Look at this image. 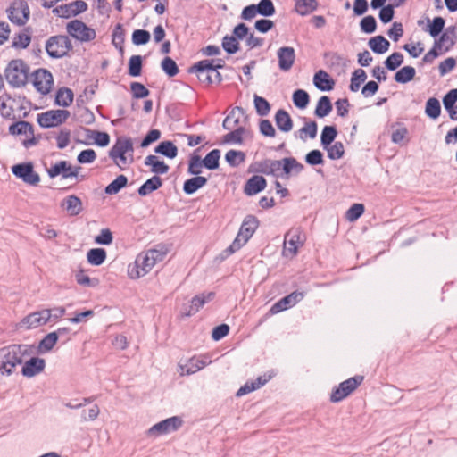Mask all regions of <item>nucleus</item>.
<instances>
[{
	"instance_id": "1",
	"label": "nucleus",
	"mask_w": 457,
	"mask_h": 457,
	"mask_svg": "<svg viewBox=\"0 0 457 457\" xmlns=\"http://www.w3.org/2000/svg\"><path fill=\"white\" fill-rule=\"evenodd\" d=\"M133 143L130 138L119 137L109 152V156L120 169L125 170L133 161Z\"/></svg>"
},
{
	"instance_id": "2",
	"label": "nucleus",
	"mask_w": 457,
	"mask_h": 457,
	"mask_svg": "<svg viewBox=\"0 0 457 457\" xmlns=\"http://www.w3.org/2000/svg\"><path fill=\"white\" fill-rule=\"evenodd\" d=\"M258 225L259 221L256 217L253 215L246 216L240 227L237 237L225 252L228 253V254H231L239 250L251 238L258 228Z\"/></svg>"
},
{
	"instance_id": "3",
	"label": "nucleus",
	"mask_w": 457,
	"mask_h": 457,
	"mask_svg": "<svg viewBox=\"0 0 457 457\" xmlns=\"http://www.w3.org/2000/svg\"><path fill=\"white\" fill-rule=\"evenodd\" d=\"M35 353L33 345H11L1 351L2 358L7 361L11 367H16L23 362L26 357Z\"/></svg>"
},
{
	"instance_id": "4",
	"label": "nucleus",
	"mask_w": 457,
	"mask_h": 457,
	"mask_svg": "<svg viewBox=\"0 0 457 457\" xmlns=\"http://www.w3.org/2000/svg\"><path fill=\"white\" fill-rule=\"evenodd\" d=\"M29 68L21 59L12 60L5 70L6 80L12 87H20L26 84Z\"/></svg>"
},
{
	"instance_id": "5",
	"label": "nucleus",
	"mask_w": 457,
	"mask_h": 457,
	"mask_svg": "<svg viewBox=\"0 0 457 457\" xmlns=\"http://www.w3.org/2000/svg\"><path fill=\"white\" fill-rule=\"evenodd\" d=\"M71 48L72 45L70 38L63 35L53 36L46 43V50L52 58H62Z\"/></svg>"
},
{
	"instance_id": "6",
	"label": "nucleus",
	"mask_w": 457,
	"mask_h": 457,
	"mask_svg": "<svg viewBox=\"0 0 457 457\" xmlns=\"http://www.w3.org/2000/svg\"><path fill=\"white\" fill-rule=\"evenodd\" d=\"M80 170V166H72L67 161H60L47 169V174L51 179L61 176L63 179H75L80 181L84 179L83 176H79Z\"/></svg>"
},
{
	"instance_id": "7",
	"label": "nucleus",
	"mask_w": 457,
	"mask_h": 457,
	"mask_svg": "<svg viewBox=\"0 0 457 457\" xmlns=\"http://www.w3.org/2000/svg\"><path fill=\"white\" fill-rule=\"evenodd\" d=\"M304 243V237L299 228L289 229L284 237L283 255L293 258L296 255L298 248Z\"/></svg>"
},
{
	"instance_id": "8",
	"label": "nucleus",
	"mask_w": 457,
	"mask_h": 457,
	"mask_svg": "<svg viewBox=\"0 0 457 457\" xmlns=\"http://www.w3.org/2000/svg\"><path fill=\"white\" fill-rule=\"evenodd\" d=\"M66 29L68 34L80 42H89L96 38V31L79 20L70 21Z\"/></svg>"
},
{
	"instance_id": "9",
	"label": "nucleus",
	"mask_w": 457,
	"mask_h": 457,
	"mask_svg": "<svg viewBox=\"0 0 457 457\" xmlns=\"http://www.w3.org/2000/svg\"><path fill=\"white\" fill-rule=\"evenodd\" d=\"M71 113L67 110H50L37 115V122L42 128L57 127L67 120Z\"/></svg>"
},
{
	"instance_id": "10",
	"label": "nucleus",
	"mask_w": 457,
	"mask_h": 457,
	"mask_svg": "<svg viewBox=\"0 0 457 457\" xmlns=\"http://www.w3.org/2000/svg\"><path fill=\"white\" fill-rule=\"evenodd\" d=\"M8 18L19 26H23L29 19L30 11L27 2L23 0L14 1L7 9Z\"/></svg>"
},
{
	"instance_id": "11",
	"label": "nucleus",
	"mask_w": 457,
	"mask_h": 457,
	"mask_svg": "<svg viewBox=\"0 0 457 457\" xmlns=\"http://www.w3.org/2000/svg\"><path fill=\"white\" fill-rule=\"evenodd\" d=\"M182 420L178 416H173L162 420L147 430L148 436H159L177 431L182 426Z\"/></svg>"
},
{
	"instance_id": "12",
	"label": "nucleus",
	"mask_w": 457,
	"mask_h": 457,
	"mask_svg": "<svg viewBox=\"0 0 457 457\" xmlns=\"http://www.w3.org/2000/svg\"><path fill=\"white\" fill-rule=\"evenodd\" d=\"M362 376L350 378L339 384L338 387L332 391L330 401L338 403L353 392L362 382Z\"/></svg>"
},
{
	"instance_id": "13",
	"label": "nucleus",
	"mask_w": 457,
	"mask_h": 457,
	"mask_svg": "<svg viewBox=\"0 0 457 457\" xmlns=\"http://www.w3.org/2000/svg\"><path fill=\"white\" fill-rule=\"evenodd\" d=\"M12 173L29 185H37L40 181L39 175L34 171L33 165L30 162L20 163L12 167Z\"/></svg>"
},
{
	"instance_id": "14",
	"label": "nucleus",
	"mask_w": 457,
	"mask_h": 457,
	"mask_svg": "<svg viewBox=\"0 0 457 457\" xmlns=\"http://www.w3.org/2000/svg\"><path fill=\"white\" fill-rule=\"evenodd\" d=\"M211 363V360H208L207 357H192L188 360H186L185 362L180 361L179 362V372L181 376L185 375H192L195 372L201 370L205 366Z\"/></svg>"
},
{
	"instance_id": "15",
	"label": "nucleus",
	"mask_w": 457,
	"mask_h": 457,
	"mask_svg": "<svg viewBox=\"0 0 457 457\" xmlns=\"http://www.w3.org/2000/svg\"><path fill=\"white\" fill-rule=\"evenodd\" d=\"M49 313L47 310H41L34 312L25 316L19 323L20 328L26 329L37 328L40 326L46 324L49 321Z\"/></svg>"
},
{
	"instance_id": "16",
	"label": "nucleus",
	"mask_w": 457,
	"mask_h": 457,
	"mask_svg": "<svg viewBox=\"0 0 457 457\" xmlns=\"http://www.w3.org/2000/svg\"><path fill=\"white\" fill-rule=\"evenodd\" d=\"M87 9V4L82 0H76L70 4H62L53 10V12L62 18L76 16Z\"/></svg>"
},
{
	"instance_id": "17",
	"label": "nucleus",
	"mask_w": 457,
	"mask_h": 457,
	"mask_svg": "<svg viewBox=\"0 0 457 457\" xmlns=\"http://www.w3.org/2000/svg\"><path fill=\"white\" fill-rule=\"evenodd\" d=\"M33 84L36 89L43 95L48 94L54 85L52 73L45 69L37 70L34 74Z\"/></svg>"
},
{
	"instance_id": "18",
	"label": "nucleus",
	"mask_w": 457,
	"mask_h": 457,
	"mask_svg": "<svg viewBox=\"0 0 457 457\" xmlns=\"http://www.w3.org/2000/svg\"><path fill=\"white\" fill-rule=\"evenodd\" d=\"M303 298V293L295 291V292L289 294L288 295L283 297L276 303H274L271 306L270 312L271 314H277L282 311H285V310L294 306L298 302H300Z\"/></svg>"
},
{
	"instance_id": "19",
	"label": "nucleus",
	"mask_w": 457,
	"mask_h": 457,
	"mask_svg": "<svg viewBox=\"0 0 457 457\" xmlns=\"http://www.w3.org/2000/svg\"><path fill=\"white\" fill-rule=\"evenodd\" d=\"M277 55L279 69L283 71H288L295 63V49L291 46H282L278 50Z\"/></svg>"
},
{
	"instance_id": "20",
	"label": "nucleus",
	"mask_w": 457,
	"mask_h": 457,
	"mask_svg": "<svg viewBox=\"0 0 457 457\" xmlns=\"http://www.w3.org/2000/svg\"><path fill=\"white\" fill-rule=\"evenodd\" d=\"M254 171L263 173L265 175H273L278 177V172L282 169V162L280 160L265 159L254 164Z\"/></svg>"
},
{
	"instance_id": "21",
	"label": "nucleus",
	"mask_w": 457,
	"mask_h": 457,
	"mask_svg": "<svg viewBox=\"0 0 457 457\" xmlns=\"http://www.w3.org/2000/svg\"><path fill=\"white\" fill-rule=\"evenodd\" d=\"M457 40V29L454 27H448L438 40L435 42V48L448 51L451 49Z\"/></svg>"
},
{
	"instance_id": "22",
	"label": "nucleus",
	"mask_w": 457,
	"mask_h": 457,
	"mask_svg": "<svg viewBox=\"0 0 457 457\" xmlns=\"http://www.w3.org/2000/svg\"><path fill=\"white\" fill-rule=\"evenodd\" d=\"M46 361L38 357H31L24 362L21 369V374L26 378H32L44 370Z\"/></svg>"
},
{
	"instance_id": "23",
	"label": "nucleus",
	"mask_w": 457,
	"mask_h": 457,
	"mask_svg": "<svg viewBox=\"0 0 457 457\" xmlns=\"http://www.w3.org/2000/svg\"><path fill=\"white\" fill-rule=\"evenodd\" d=\"M60 205L70 216H77L83 211L82 201L75 195L63 198Z\"/></svg>"
},
{
	"instance_id": "24",
	"label": "nucleus",
	"mask_w": 457,
	"mask_h": 457,
	"mask_svg": "<svg viewBox=\"0 0 457 457\" xmlns=\"http://www.w3.org/2000/svg\"><path fill=\"white\" fill-rule=\"evenodd\" d=\"M267 186L266 179L260 175H254L247 179L244 187V193L246 195H254L265 189Z\"/></svg>"
},
{
	"instance_id": "25",
	"label": "nucleus",
	"mask_w": 457,
	"mask_h": 457,
	"mask_svg": "<svg viewBox=\"0 0 457 457\" xmlns=\"http://www.w3.org/2000/svg\"><path fill=\"white\" fill-rule=\"evenodd\" d=\"M210 69L211 60H203L192 66L189 72L195 73L201 82L210 84Z\"/></svg>"
},
{
	"instance_id": "26",
	"label": "nucleus",
	"mask_w": 457,
	"mask_h": 457,
	"mask_svg": "<svg viewBox=\"0 0 457 457\" xmlns=\"http://www.w3.org/2000/svg\"><path fill=\"white\" fill-rule=\"evenodd\" d=\"M313 84L321 91H330L334 87L335 81L330 78L328 72L320 70L314 74Z\"/></svg>"
},
{
	"instance_id": "27",
	"label": "nucleus",
	"mask_w": 457,
	"mask_h": 457,
	"mask_svg": "<svg viewBox=\"0 0 457 457\" xmlns=\"http://www.w3.org/2000/svg\"><path fill=\"white\" fill-rule=\"evenodd\" d=\"M215 294L209 292L207 294H200L195 295L191 300V304L188 311L186 312L187 316H191L196 313L206 303L211 302L214 298Z\"/></svg>"
},
{
	"instance_id": "28",
	"label": "nucleus",
	"mask_w": 457,
	"mask_h": 457,
	"mask_svg": "<svg viewBox=\"0 0 457 457\" xmlns=\"http://www.w3.org/2000/svg\"><path fill=\"white\" fill-rule=\"evenodd\" d=\"M245 115V111L242 107H235L229 114L223 120V128L228 130H232L238 128L240 119Z\"/></svg>"
},
{
	"instance_id": "29",
	"label": "nucleus",
	"mask_w": 457,
	"mask_h": 457,
	"mask_svg": "<svg viewBox=\"0 0 457 457\" xmlns=\"http://www.w3.org/2000/svg\"><path fill=\"white\" fill-rule=\"evenodd\" d=\"M145 166L151 167V171L157 175H163L169 171V166L163 162L160 161L155 155H148L144 162Z\"/></svg>"
},
{
	"instance_id": "30",
	"label": "nucleus",
	"mask_w": 457,
	"mask_h": 457,
	"mask_svg": "<svg viewBox=\"0 0 457 457\" xmlns=\"http://www.w3.org/2000/svg\"><path fill=\"white\" fill-rule=\"evenodd\" d=\"M31 41V28L26 27L20 33L15 34L12 38V46L16 49L28 47Z\"/></svg>"
},
{
	"instance_id": "31",
	"label": "nucleus",
	"mask_w": 457,
	"mask_h": 457,
	"mask_svg": "<svg viewBox=\"0 0 457 457\" xmlns=\"http://www.w3.org/2000/svg\"><path fill=\"white\" fill-rule=\"evenodd\" d=\"M207 183V179L202 176H195L191 179H187L183 185V191L187 195H192L195 193L198 189L205 186Z\"/></svg>"
},
{
	"instance_id": "32",
	"label": "nucleus",
	"mask_w": 457,
	"mask_h": 457,
	"mask_svg": "<svg viewBox=\"0 0 457 457\" xmlns=\"http://www.w3.org/2000/svg\"><path fill=\"white\" fill-rule=\"evenodd\" d=\"M275 122L278 128L283 132H289L293 128V120L290 115L283 109L276 112Z\"/></svg>"
},
{
	"instance_id": "33",
	"label": "nucleus",
	"mask_w": 457,
	"mask_h": 457,
	"mask_svg": "<svg viewBox=\"0 0 457 457\" xmlns=\"http://www.w3.org/2000/svg\"><path fill=\"white\" fill-rule=\"evenodd\" d=\"M318 126L313 120L305 121V124L298 131L295 132V137L302 141H306L307 137L315 138L317 136Z\"/></svg>"
},
{
	"instance_id": "34",
	"label": "nucleus",
	"mask_w": 457,
	"mask_h": 457,
	"mask_svg": "<svg viewBox=\"0 0 457 457\" xmlns=\"http://www.w3.org/2000/svg\"><path fill=\"white\" fill-rule=\"evenodd\" d=\"M368 46L374 53L381 54L388 50L390 43L383 36H376L370 38Z\"/></svg>"
},
{
	"instance_id": "35",
	"label": "nucleus",
	"mask_w": 457,
	"mask_h": 457,
	"mask_svg": "<svg viewBox=\"0 0 457 457\" xmlns=\"http://www.w3.org/2000/svg\"><path fill=\"white\" fill-rule=\"evenodd\" d=\"M162 185V180L158 176H153L149 179H147L139 188L138 194L141 196H145L152 192L160 188Z\"/></svg>"
},
{
	"instance_id": "36",
	"label": "nucleus",
	"mask_w": 457,
	"mask_h": 457,
	"mask_svg": "<svg viewBox=\"0 0 457 457\" xmlns=\"http://www.w3.org/2000/svg\"><path fill=\"white\" fill-rule=\"evenodd\" d=\"M280 161L282 162L281 170H283L286 175H289L292 172L299 174L304 169L303 165L294 157H287Z\"/></svg>"
},
{
	"instance_id": "37",
	"label": "nucleus",
	"mask_w": 457,
	"mask_h": 457,
	"mask_svg": "<svg viewBox=\"0 0 457 457\" xmlns=\"http://www.w3.org/2000/svg\"><path fill=\"white\" fill-rule=\"evenodd\" d=\"M319 6L317 0H297L295 12L301 16H305L314 12Z\"/></svg>"
},
{
	"instance_id": "38",
	"label": "nucleus",
	"mask_w": 457,
	"mask_h": 457,
	"mask_svg": "<svg viewBox=\"0 0 457 457\" xmlns=\"http://www.w3.org/2000/svg\"><path fill=\"white\" fill-rule=\"evenodd\" d=\"M9 132L12 135H33V126L28 121H17L9 127Z\"/></svg>"
},
{
	"instance_id": "39",
	"label": "nucleus",
	"mask_w": 457,
	"mask_h": 457,
	"mask_svg": "<svg viewBox=\"0 0 457 457\" xmlns=\"http://www.w3.org/2000/svg\"><path fill=\"white\" fill-rule=\"evenodd\" d=\"M155 153L173 159L178 154V148L171 141H162L154 149Z\"/></svg>"
},
{
	"instance_id": "40",
	"label": "nucleus",
	"mask_w": 457,
	"mask_h": 457,
	"mask_svg": "<svg viewBox=\"0 0 457 457\" xmlns=\"http://www.w3.org/2000/svg\"><path fill=\"white\" fill-rule=\"evenodd\" d=\"M332 111V104L330 98L327 96H321L317 104L314 114L319 118H323Z\"/></svg>"
},
{
	"instance_id": "41",
	"label": "nucleus",
	"mask_w": 457,
	"mask_h": 457,
	"mask_svg": "<svg viewBox=\"0 0 457 457\" xmlns=\"http://www.w3.org/2000/svg\"><path fill=\"white\" fill-rule=\"evenodd\" d=\"M73 97L74 95L71 89L68 87H62L60 88L56 93L55 103L59 106L67 107L72 103Z\"/></svg>"
},
{
	"instance_id": "42",
	"label": "nucleus",
	"mask_w": 457,
	"mask_h": 457,
	"mask_svg": "<svg viewBox=\"0 0 457 457\" xmlns=\"http://www.w3.org/2000/svg\"><path fill=\"white\" fill-rule=\"evenodd\" d=\"M87 262L95 266H99L106 259V251L103 248L90 249L87 253Z\"/></svg>"
},
{
	"instance_id": "43",
	"label": "nucleus",
	"mask_w": 457,
	"mask_h": 457,
	"mask_svg": "<svg viewBox=\"0 0 457 457\" xmlns=\"http://www.w3.org/2000/svg\"><path fill=\"white\" fill-rule=\"evenodd\" d=\"M415 74L416 71L413 67L404 66L395 74V80L398 83L405 84L412 80Z\"/></svg>"
},
{
	"instance_id": "44",
	"label": "nucleus",
	"mask_w": 457,
	"mask_h": 457,
	"mask_svg": "<svg viewBox=\"0 0 457 457\" xmlns=\"http://www.w3.org/2000/svg\"><path fill=\"white\" fill-rule=\"evenodd\" d=\"M425 113L433 120L437 119L441 113L439 100L435 97H430L426 103Z\"/></svg>"
},
{
	"instance_id": "45",
	"label": "nucleus",
	"mask_w": 457,
	"mask_h": 457,
	"mask_svg": "<svg viewBox=\"0 0 457 457\" xmlns=\"http://www.w3.org/2000/svg\"><path fill=\"white\" fill-rule=\"evenodd\" d=\"M367 79V74L364 70L357 69L355 70L351 77V83L349 88L352 92H357L361 85L365 82Z\"/></svg>"
},
{
	"instance_id": "46",
	"label": "nucleus",
	"mask_w": 457,
	"mask_h": 457,
	"mask_svg": "<svg viewBox=\"0 0 457 457\" xmlns=\"http://www.w3.org/2000/svg\"><path fill=\"white\" fill-rule=\"evenodd\" d=\"M337 135V130L334 126H325L320 135V144L323 148H328L329 145L335 140Z\"/></svg>"
},
{
	"instance_id": "47",
	"label": "nucleus",
	"mask_w": 457,
	"mask_h": 457,
	"mask_svg": "<svg viewBox=\"0 0 457 457\" xmlns=\"http://www.w3.org/2000/svg\"><path fill=\"white\" fill-rule=\"evenodd\" d=\"M128 179L124 175H119L112 182H111L104 189L107 195H115L126 187Z\"/></svg>"
},
{
	"instance_id": "48",
	"label": "nucleus",
	"mask_w": 457,
	"mask_h": 457,
	"mask_svg": "<svg viewBox=\"0 0 457 457\" xmlns=\"http://www.w3.org/2000/svg\"><path fill=\"white\" fill-rule=\"evenodd\" d=\"M58 340V334L51 332L47 334L38 344V352L46 353L51 351Z\"/></svg>"
},
{
	"instance_id": "49",
	"label": "nucleus",
	"mask_w": 457,
	"mask_h": 457,
	"mask_svg": "<svg viewBox=\"0 0 457 457\" xmlns=\"http://www.w3.org/2000/svg\"><path fill=\"white\" fill-rule=\"evenodd\" d=\"M145 253L149 255L151 262H154V263L156 264L158 262H162L168 253V247L164 245H158L156 247L150 249Z\"/></svg>"
},
{
	"instance_id": "50",
	"label": "nucleus",
	"mask_w": 457,
	"mask_h": 457,
	"mask_svg": "<svg viewBox=\"0 0 457 457\" xmlns=\"http://www.w3.org/2000/svg\"><path fill=\"white\" fill-rule=\"evenodd\" d=\"M220 152L218 149H213L202 160L205 168L209 170H215L219 167V160Z\"/></svg>"
},
{
	"instance_id": "51",
	"label": "nucleus",
	"mask_w": 457,
	"mask_h": 457,
	"mask_svg": "<svg viewBox=\"0 0 457 457\" xmlns=\"http://www.w3.org/2000/svg\"><path fill=\"white\" fill-rule=\"evenodd\" d=\"M310 102L309 94L303 89H297L293 94V103L300 109H304Z\"/></svg>"
},
{
	"instance_id": "52",
	"label": "nucleus",
	"mask_w": 457,
	"mask_h": 457,
	"mask_svg": "<svg viewBox=\"0 0 457 457\" xmlns=\"http://www.w3.org/2000/svg\"><path fill=\"white\" fill-rule=\"evenodd\" d=\"M428 32L431 37H436L439 36V34L443 31V29L445 27V20L444 18L438 16L433 19L432 21H430L429 19H428Z\"/></svg>"
},
{
	"instance_id": "53",
	"label": "nucleus",
	"mask_w": 457,
	"mask_h": 457,
	"mask_svg": "<svg viewBox=\"0 0 457 457\" xmlns=\"http://www.w3.org/2000/svg\"><path fill=\"white\" fill-rule=\"evenodd\" d=\"M257 12L264 17L272 16L276 12L275 6L271 0H261L257 4Z\"/></svg>"
},
{
	"instance_id": "54",
	"label": "nucleus",
	"mask_w": 457,
	"mask_h": 457,
	"mask_svg": "<svg viewBox=\"0 0 457 457\" xmlns=\"http://www.w3.org/2000/svg\"><path fill=\"white\" fill-rule=\"evenodd\" d=\"M328 152V157L331 160H338L344 156L345 147L342 142H335L329 145L328 148H324Z\"/></svg>"
},
{
	"instance_id": "55",
	"label": "nucleus",
	"mask_w": 457,
	"mask_h": 457,
	"mask_svg": "<svg viewBox=\"0 0 457 457\" xmlns=\"http://www.w3.org/2000/svg\"><path fill=\"white\" fill-rule=\"evenodd\" d=\"M253 102L256 112L260 116H266L269 114L270 111V105L265 98L259 96L258 95H254Z\"/></svg>"
},
{
	"instance_id": "56",
	"label": "nucleus",
	"mask_w": 457,
	"mask_h": 457,
	"mask_svg": "<svg viewBox=\"0 0 457 457\" xmlns=\"http://www.w3.org/2000/svg\"><path fill=\"white\" fill-rule=\"evenodd\" d=\"M222 47L229 54H233L239 50V42L236 37L226 35L222 38Z\"/></svg>"
},
{
	"instance_id": "57",
	"label": "nucleus",
	"mask_w": 457,
	"mask_h": 457,
	"mask_svg": "<svg viewBox=\"0 0 457 457\" xmlns=\"http://www.w3.org/2000/svg\"><path fill=\"white\" fill-rule=\"evenodd\" d=\"M142 71V57L140 55H132L129 61V74L132 77H137Z\"/></svg>"
},
{
	"instance_id": "58",
	"label": "nucleus",
	"mask_w": 457,
	"mask_h": 457,
	"mask_svg": "<svg viewBox=\"0 0 457 457\" xmlns=\"http://www.w3.org/2000/svg\"><path fill=\"white\" fill-rule=\"evenodd\" d=\"M137 265L143 270L142 273L147 274L155 265L154 262H151L149 255L146 253H142L136 258Z\"/></svg>"
},
{
	"instance_id": "59",
	"label": "nucleus",
	"mask_w": 457,
	"mask_h": 457,
	"mask_svg": "<svg viewBox=\"0 0 457 457\" xmlns=\"http://www.w3.org/2000/svg\"><path fill=\"white\" fill-rule=\"evenodd\" d=\"M204 166V162L200 156L193 154L189 159L187 172L194 176H199Z\"/></svg>"
},
{
	"instance_id": "60",
	"label": "nucleus",
	"mask_w": 457,
	"mask_h": 457,
	"mask_svg": "<svg viewBox=\"0 0 457 457\" xmlns=\"http://www.w3.org/2000/svg\"><path fill=\"white\" fill-rule=\"evenodd\" d=\"M161 67L169 77H174L179 73L178 65L170 57H165L161 62Z\"/></svg>"
},
{
	"instance_id": "61",
	"label": "nucleus",
	"mask_w": 457,
	"mask_h": 457,
	"mask_svg": "<svg viewBox=\"0 0 457 457\" xmlns=\"http://www.w3.org/2000/svg\"><path fill=\"white\" fill-rule=\"evenodd\" d=\"M403 62V55L399 52H395L389 55L386 61L385 65L390 71L396 70Z\"/></svg>"
},
{
	"instance_id": "62",
	"label": "nucleus",
	"mask_w": 457,
	"mask_h": 457,
	"mask_svg": "<svg viewBox=\"0 0 457 457\" xmlns=\"http://www.w3.org/2000/svg\"><path fill=\"white\" fill-rule=\"evenodd\" d=\"M225 159L231 166H237L245 160V154L241 151L229 150L226 153Z\"/></svg>"
},
{
	"instance_id": "63",
	"label": "nucleus",
	"mask_w": 457,
	"mask_h": 457,
	"mask_svg": "<svg viewBox=\"0 0 457 457\" xmlns=\"http://www.w3.org/2000/svg\"><path fill=\"white\" fill-rule=\"evenodd\" d=\"M245 129L241 126L238 128L230 130L229 133L226 134L224 136V142L226 143H236V144H241L242 143V136L245 133Z\"/></svg>"
},
{
	"instance_id": "64",
	"label": "nucleus",
	"mask_w": 457,
	"mask_h": 457,
	"mask_svg": "<svg viewBox=\"0 0 457 457\" xmlns=\"http://www.w3.org/2000/svg\"><path fill=\"white\" fill-rule=\"evenodd\" d=\"M360 27L362 32L371 34L377 29L376 19L371 15L366 16L361 21Z\"/></svg>"
}]
</instances>
